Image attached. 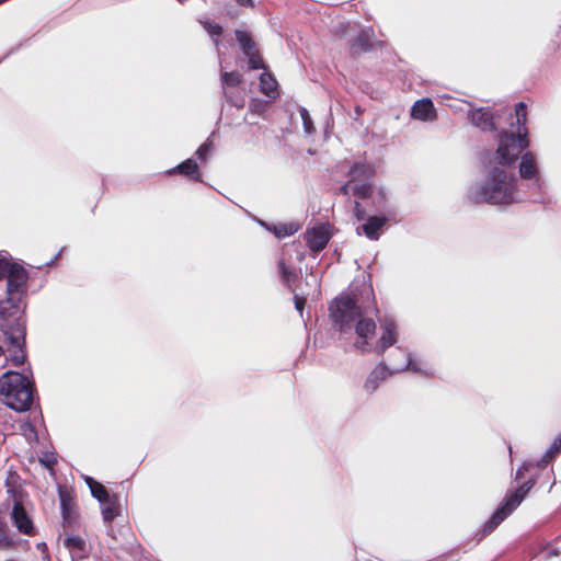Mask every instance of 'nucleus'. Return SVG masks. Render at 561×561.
<instances>
[{"mask_svg": "<svg viewBox=\"0 0 561 561\" xmlns=\"http://www.w3.org/2000/svg\"><path fill=\"white\" fill-rule=\"evenodd\" d=\"M221 81H222V90H224L225 98L227 99L228 102L232 103V99L226 91V88L238 85L242 81V77L240 73H238L236 71L224 72L221 75ZM233 104L238 107L243 106V102H240V103L233 102Z\"/></svg>", "mask_w": 561, "mask_h": 561, "instance_id": "obj_15", "label": "nucleus"}, {"mask_svg": "<svg viewBox=\"0 0 561 561\" xmlns=\"http://www.w3.org/2000/svg\"><path fill=\"white\" fill-rule=\"evenodd\" d=\"M374 173V169L366 163H356L350 171L351 181L368 180Z\"/></svg>", "mask_w": 561, "mask_h": 561, "instance_id": "obj_18", "label": "nucleus"}, {"mask_svg": "<svg viewBox=\"0 0 561 561\" xmlns=\"http://www.w3.org/2000/svg\"><path fill=\"white\" fill-rule=\"evenodd\" d=\"M411 116L414 119L423 122H433L436 119V111L430 99H422L414 103L411 108Z\"/></svg>", "mask_w": 561, "mask_h": 561, "instance_id": "obj_13", "label": "nucleus"}, {"mask_svg": "<svg viewBox=\"0 0 561 561\" xmlns=\"http://www.w3.org/2000/svg\"><path fill=\"white\" fill-rule=\"evenodd\" d=\"M353 183H355V181H348L346 184H344L343 186H341L340 188V192L343 194V195H346L348 196L351 194V192L353 193Z\"/></svg>", "mask_w": 561, "mask_h": 561, "instance_id": "obj_33", "label": "nucleus"}, {"mask_svg": "<svg viewBox=\"0 0 561 561\" xmlns=\"http://www.w3.org/2000/svg\"><path fill=\"white\" fill-rule=\"evenodd\" d=\"M0 330L13 347L10 359L13 365H22L25 360L24 306L19 297L8 296L0 301Z\"/></svg>", "mask_w": 561, "mask_h": 561, "instance_id": "obj_3", "label": "nucleus"}, {"mask_svg": "<svg viewBox=\"0 0 561 561\" xmlns=\"http://www.w3.org/2000/svg\"><path fill=\"white\" fill-rule=\"evenodd\" d=\"M278 270L282 276V280L289 289L293 288V284L297 279V274L295 270L288 265H286L285 261L283 259L278 262Z\"/></svg>", "mask_w": 561, "mask_h": 561, "instance_id": "obj_20", "label": "nucleus"}, {"mask_svg": "<svg viewBox=\"0 0 561 561\" xmlns=\"http://www.w3.org/2000/svg\"><path fill=\"white\" fill-rule=\"evenodd\" d=\"M11 518L18 530L26 536L34 535L33 523L23 507L22 503L14 499V505L11 512Z\"/></svg>", "mask_w": 561, "mask_h": 561, "instance_id": "obj_9", "label": "nucleus"}, {"mask_svg": "<svg viewBox=\"0 0 561 561\" xmlns=\"http://www.w3.org/2000/svg\"><path fill=\"white\" fill-rule=\"evenodd\" d=\"M468 117L472 125L482 130H495L494 115L489 108L478 107L470 110Z\"/></svg>", "mask_w": 561, "mask_h": 561, "instance_id": "obj_12", "label": "nucleus"}, {"mask_svg": "<svg viewBox=\"0 0 561 561\" xmlns=\"http://www.w3.org/2000/svg\"><path fill=\"white\" fill-rule=\"evenodd\" d=\"M367 299L371 301L359 304L356 297L342 295L330 306L331 318L342 333L355 330L357 340L354 346L362 352L371 350L369 340L375 336L376 323L374 317L378 310L374 301V293L370 286L364 288Z\"/></svg>", "mask_w": 561, "mask_h": 561, "instance_id": "obj_2", "label": "nucleus"}, {"mask_svg": "<svg viewBox=\"0 0 561 561\" xmlns=\"http://www.w3.org/2000/svg\"><path fill=\"white\" fill-rule=\"evenodd\" d=\"M249 58V67L251 69H261L264 68V64L262 58L260 57L256 50L251 51L250 54H245Z\"/></svg>", "mask_w": 561, "mask_h": 561, "instance_id": "obj_30", "label": "nucleus"}, {"mask_svg": "<svg viewBox=\"0 0 561 561\" xmlns=\"http://www.w3.org/2000/svg\"><path fill=\"white\" fill-rule=\"evenodd\" d=\"M298 230V227L294 224L280 225L274 227V233L277 238H285L294 234Z\"/></svg>", "mask_w": 561, "mask_h": 561, "instance_id": "obj_25", "label": "nucleus"}, {"mask_svg": "<svg viewBox=\"0 0 561 561\" xmlns=\"http://www.w3.org/2000/svg\"><path fill=\"white\" fill-rule=\"evenodd\" d=\"M13 546V540L8 536L5 525L0 520V549L10 548Z\"/></svg>", "mask_w": 561, "mask_h": 561, "instance_id": "obj_28", "label": "nucleus"}, {"mask_svg": "<svg viewBox=\"0 0 561 561\" xmlns=\"http://www.w3.org/2000/svg\"><path fill=\"white\" fill-rule=\"evenodd\" d=\"M305 304L306 299L304 297L295 296V308L300 314H302Z\"/></svg>", "mask_w": 561, "mask_h": 561, "instance_id": "obj_32", "label": "nucleus"}, {"mask_svg": "<svg viewBox=\"0 0 561 561\" xmlns=\"http://www.w3.org/2000/svg\"><path fill=\"white\" fill-rule=\"evenodd\" d=\"M559 451H561V434L553 440L550 448L547 450L543 459L549 461L552 459Z\"/></svg>", "mask_w": 561, "mask_h": 561, "instance_id": "obj_29", "label": "nucleus"}, {"mask_svg": "<svg viewBox=\"0 0 561 561\" xmlns=\"http://www.w3.org/2000/svg\"><path fill=\"white\" fill-rule=\"evenodd\" d=\"M205 30L208 32V34L214 38L215 45L218 46L219 44V36L222 33V27L217 24L209 21L202 22Z\"/></svg>", "mask_w": 561, "mask_h": 561, "instance_id": "obj_24", "label": "nucleus"}, {"mask_svg": "<svg viewBox=\"0 0 561 561\" xmlns=\"http://www.w3.org/2000/svg\"><path fill=\"white\" fill-rule=\"evenodd\" d=\"M210 139L208 138L206 142H204L203 145H201L198 147V149L196 150V154L197 157L201 159V160H205L206 159V156L207 153L209 152L210 150Z\"/></svg>", "mask_w": 561, "mask_h": 561, "instance_id": "obj_31", "label": "nucleus"}, {"mask_svg": "<svg viewBox=\"0 0 561 561\" xmlns=\"http://www.w3.org/2000/svg\"><path fill=\"white\" fill-rule=\"evenodd\" d=\"M381 336L376 343L375 350L382 354L388 347L392 346L398 340V328L392 319H385L381 323Z\"/></svg>", "mask_w": 561, "mask_h": 561, "instance_id": "obj_10", "label": "nucleus"}, {"mask_svg": "<svg viewBox=\"0 0 561 561\" xmlns=\"http://www.w3.org/2000/svg\"><path fill=\"white\" fill-rule=\"evenodd\" d=\"M535 481L529 480L520 485L517 490L508 492L501 505L493 513L491 518L484 525V533L493 531L512 512L523 502L526 494L534 486Z\"/></svg>", "mask_w": 561, "mask_h": 561, "instance_id": "obj_5", "label": "nucleus"}, {"mask_svg": "<svg viewBox=\"0 0 561 561\" xmlns=\"http://www.w3.org/2000/svg\"><path fill=\"white\" fill-rule=\"evenodd\" d=\"M364 37H365V38H367V37H368V36L366 35V33H363V34L358 37V39H357V42H356V45H357L358 47H360L362 49H367V48H368V44H367L366 42H364Z\"/></svg>", "mask_w": 561, "mask_h": 561, "instance_id": "obj_36", "label": "nucleus"}, {"mask_svg": "<svg viewBox=\"0 0 561 561\" xmlns=\"http://www.w3.org/2000/svg\"><path fill=\"white\" fill-rule=\"evenodd\" d=\"M237 2L240 5H243V7H253V1L252 0H237Z\"/></svg>", "mask_w": 561, "mask_h": 561, "instance_id": "obj_38", "label": "nucleus"}, {"mask_svg": "<svg viewBox=\"0 0 561 561\" xmlns=\"http://www.w3.org/2000/svg\"><path fill=\"white\" fill-rule=\"evenodd\" d=\"M118 514L117 507L114 501L110 497V501L102 504V516L105 522H111Z\"/></svg>", "mask_w": 561, "mask_h": 561, "instance_id": "obj_23", "label": "nucleus"}, {"mask_svg": "<svg viewBox=\"0 0 561 561\" xmlns=\"http://www.w3.org/2000/svg\"><path fill=\"white\" fill-rule=\"evenodd\" d=\"M370 192V186L367 183V180H363L356 184H353V195L358 198L366 197Z\"/></svg>", "mask_w": 561, "mask_h": 561, "instance_id": "obj_26", "label": "nucleus"}, {"mask_svg": "<svg viewBox=\"0 0 561 561\" xmlns=\"http://www.w3.org/2000/svg\"><path fill=\"white\" fill-rule=\"evenodd\" d=\"M68 545L81 548L82 540L79 537L67 538Z\"/></svg>", "mask_w": 561, "mask_h": 561, "instance_id": "obj_37", "label": "nucleus"}, {"mask_svg": "<svg viewBox=\"0 0 561 561\" xmlns=\"http://www.w3.org/2000/svg\"><path fill=\"white\" fill-rule=\"evenodd\" d=\"M299 113L304 123V129L306 134L310 135L314 130L313 122L310 117V114L305 107H301Z\"/></svg>", "mask_w": 561, "mask_h": 561, "instance_id": "obj_27", "label": "nucleus"}, {"mask_svg": "<svg viewBox=\"0 0 561 561\" xmlns=\"http://www.w3.org/2000/svg\"><path fill=\"white\" fill-rule=\"evenodd\" d=\"M519 176L523 180L531 181V187L537 192L541 188L539 169L534 153L525 152L520 157Z\"/></svg>", "mask_w": 561, "mask_h": 561, "instance_id": "obj_8", "label": "nucleus"}, {"mask_svg": "<svg viewBox=\"0 0 561 561\" xmlns=\"http://www.w3.org/2000/svg\"><path fill=\"white\" fill-rule=\"evenodd\" d=\"M60 506L64 519L70 522L72 519L71 512L73 507V501L70 494L64 490H59Z\"/></svg>", "mask_w": 561, "mask_h": 561, "instance_id": "obj_21", "label": "nucleus"}, {"mask_svg": "<svg viewBox=\"0 0 561 561\" xmlns=\"http://www.w3.org/2000/svg\"><path fill=\"white\" fill-rule=\"evenodd\" d=\"M180 2H183L184 0H179Z\"/></svg>", "mask_w": 561, "mask_h": 561, "instance_id": "obj_39", "label": "nucleus"}, {"mask_svg": "<svg viewBox=\"0 0 561 561\" xmlns=\"http://www.w3.org/2000/svg\"><path fill=\"white\" fill-rule=\"evenodd\" d=\"M331 238L329 226L319 225L307 232V243L309 248L314 251L323 250Z\"/></svg>", "mask_w": 561, "mask_h": 561, "instance_id": "obj_11", "label": "nucleus"}, {"mask_svg": "<svg viewBox=\"0 0 561 561\" xmlns=\"http://www.w3.org/2000/svg\"><path fill=\"white\" fill-rule=\"evenodd\" d=\"M179 172L181 174H184L193 180L199 181V173H198V167L197 163L192 160L187 159L181 164H179L176 168H174L171 173Z\"/></svg>", "mask_w": 561, "mask_h": 561, "instance_id": "obj_17", "label": "nucleus"}, {"mask_svg": "<svg viewBox=\"0 0 561 561\" xmlns=\"http://www.w3.org/2000/svg\"><path fill=\"white\" fill-rule=\"evenodd\" d=\"M354 214L358 220H363L365 216V210L362 208L358 202H355Z\"/></svg>", "mask_w": 561, "mask_h": 561, "instance_id": "obj_34", "label": "nucleus"}, {"mask_svg": "<svg viewBox=\"0 0 561 561\" xmlns=\"http://www.w3.org/2000/svg\"><path fill=\"white\" fill-rule=\"evenodd\" d=\"M386 224L385 217L373 216L369 217L367 222L362 226L364 233L371 240L379 238V231Z\"/></svg>", "mask_w": 561, "mask_h": 561, "instance_id": "obj_14", "label": "nucleus"}, {"mask_svg": "<svg viewBox=\"0 0 561 561\" xmlns=\"http://www.w3.org/2000/svg\"><path fill=\"white\" fill-rule=\"evenodd\" d=\"M403 370H412V371H416V373L422 371L426 376L431 375L427 367L422 368L410 355L407 356L405 365H403L401 367H399V366L393 367L392 373H399V371H403ZM390 374H391V371L388 369V367L386 365H383V364L377 365L373 369V371L369 374V376L367 377L365 385H364L365 389L368 392L375 391L379 387L380 382H382Z\"/></svg>", "mask_w": 561, "mask_h": 561, "instance_id": "obj_7", "label": "nucleus"}, {"mask_svg": "<svg viewBox=\"0 0 561 561\" xmlns=\"http://www.w3.org/2000/svg\"><path fill=\"white\" fill-rule=\"evenodd\" d=\"M236 38L239 42L244 54L255 50V44L247 32L236 31Z\"/></svg>", "mask_w": 561, "mask_h": 561, "instance_id": "obj_22", "label": "nucleus"}, {"mask_svg": "<svg viewBox=\"0 0 561 561\" xmlns=\"http://www.w3.org/2000/svg\"><path fill=\"white\" fill-rule=\"evenodd\" d=\"M260 88L263 94L268 98L277 96V81L270 73H262L260 77Z\"/></svg>", "mask_w": 561, "mask_h": 561, "instance_id": "obj_16", "label": "nucleus"}, {"mask_svg": "<svg viewBox=\"0 0 561 561\" xmlns=\"http://www.w3.org/2000/svg\"><path fill=\"white\" fill-rule=\"evenodd\" d=\"M39 460L47 468H51L56 463V459L54 458L53 455L51 456H46L45 458H41Z\"/></svg>", "mask_w": 561, "mask_h": 561, "instance_id": "obj_35", "label": "nucleus"}, {"mask_svg": "<svg viewBox=\"0 0 561 561\" xmlns=\"http://www.w3.org/2000/svg\"><path fill=\"white\" fill-rule=\"evenodd\" d=\"M33 385L24 375L7 371L0 377V399L12 410L27 411L33 403Z\"/></svg>", "mask_w": 561, "mask_h": 561, "instance_id": "obj_4", "label": "nucleus"}, {"mask_svg": "<svg viewBox=\"0 0 561 561\" xmlns=\"http://www.w3.org/2000/svg\"><path fill=\"white\" fill-rule=\"evenodd\" d=\"M85 482L87 484L89 485L90 490H91V493L92 495L101 503V504H104L106 503L107 501H110V495L107 493V491L105 490V488L96 482L95 480H93L91 477H85Z\"/></svg>", "mask_w": 561, "mask_h": 561, "instance_id": "obj_19", "label": "nucleus"}, {"mask_svg": "<svg viewBox=\"0 0 561 561\" xmlns=\"http://www.w3.org/2000/svg\"><path fill=\"white\" fill-rule=\"evenodd\" d=\"M7 277V294L8 296L19 297L26 291L27 272L18 264L0 260V278Z\"/></svg>", "mask_w": 561, "mask_h": 561, "instance_id": "obj_6", "label": "nucleus"}, {"mask_svg": "<svg viewBox=\"0 0 561 561\" xmlns=\"http://www.w3.org/2000/svg\"><path fill=\"white\" fill-rule=\"evenodd\" d=\"M515 113L517 134L500 135L497 149L486 165L485 180L469 191V198L474 202L510 205L522 201L513 170L522 151L529 146L526 105L523 102L517 103Z\"/></svg>", "mask_w": 561, "mask_h": 561, "instance_id": "obj_1", "label": "nucleus"}]
</instances>
